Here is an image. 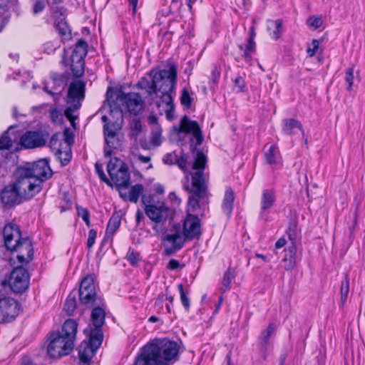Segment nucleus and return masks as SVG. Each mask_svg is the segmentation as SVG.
<instances>
[{"instance_id":"nucleus-48","label":"nucleus","mask_w":365,"mask_h":365,"mask_svg":"<svg viewBox=\"0 0 365 365\" xmlns=\"http://www.w3.org/2000/svg\"><path fill=\"white\" fill-rule=\"evenodd\" d=\"M95 169H96V172L98 175L100 179L103 182H106V185H108V186L113 187L111 181L110 180V179H108L106 177V175L104 173V171L103 170L102 165L100 163H98V162L96 163Z\"/></svg>"},{"instance_id":"nucleus-13","label":"nucleus","mask_w":365,"mask_h":365,"mask_svg":"<svg viewBox=\"0 0 365 365\" xmlns=\"http://www.w3.org/2000/svg\"><path fill=\"white\" fill-rule=\"evenodd\" d=\"M183 236L190 240L197 239L200 237L201 224L197 215L188 213L184 220L182 226Z\"/></svg>"},{"instance_id":"nucleus-30","label":"nucleus","mask_w":365,"mask_h":365,"mask_svg":"<svg viewBox=\"0 0 365 365\" xmlns=\"http://www.w3.org/2000/svg\"><path fill=\"white\" fill-rule=\"evenodd\" d=\"M264 157L267 163L269 165L277 164L280 160V153L275 145H271L264 152Z\"/></svg>"},{"instance_id":"nucleus-46","label":"nucleus","mask_w":365,"mask_h":365,"mask_svg":"<svg viewBox=\"0 0 365 365\" xmlns=\"http://www.w3.org/2000/svg\"><path fill=\"white\" fill-rule=\"evenodd\" d=\"M12 146V140L9 137L7 132L4 133L0 137V150H9Z\"/></svg>"},{"instance_id":"nucleus-26","label":"nucleus","mask_w":365,"mask_h":365,"mask_svg":"<svg viewBox=\"0 0 365 365\" xmlns=\"http://www.w3.org/2000/svg\"><path fill=\"white\" fill-rule=\"evenodd\" d=\"M282 130L287 135H294L297 131H301L304 135L302 123L294 118L284 119L282 120Z\"/></svg>"},{"instance_id":"nucleus-24","label":"nucleus","mask_w":365,"mask_h":365,"mask_svg":"<svg viewBox=\"0 0 365 365\" xmlns=\"http://www.w3.org/2000/svg\"><path fill=\"white\" fill-rule=\"evenodd\" d=\"M235 200V192L230 187L225 189L224 197L222 202V210L223 212L230 217L233 210V204Z\"/></svg>"},{"instance_id":"nucleus-4","label":"nucleus","mask_w":365,"mask_h":365,"mask_svg":"<svg viewBox=\"0 0 365 365\" xmlns=\"http://www.w3.org/2000/svg\"><path fill=\"white\" fill-rule=\"evenodd\" d=\"M6 248L10 252H18L17 259L21 263H28L33 259L34 249L28 237H21L20 227L14 223L6 224L3 230Z\"/></svg>"},{"instance_id":"nucleus-28","label":"nucleus","mask_w":365,"mask_h":365,"mask_svg":"<svg viewBox=\"0 0 365 365\" xmlns=\"http://www.w3.org/2000/svg\"><path fill=\"white\" fill-rule=\"evenodd\" d=\"M267 30L272 38L278 39L282 34V21L281 19L268 21Z\"/></svg>"},{"instance_id":"nucleus-53","label":"nucleus","mask_w":365,"mask_h":365,"mask_svg":"<svg viewBox=\"0 0 365 365\" xmlns=\"http://www.w3.org/2000/svg\"><path fill=\"white\" fill-rule=\"evenodd\" d=\"M70 104L71 106L66 108L64 114L68 120H71L73 119V113L80 108L81 104L80 103H71Z\"/></svg>"},{"instance_id":"nucleus-6","label":"nucleus","mask_w":365,"mask_h":365,"mask_svg":"<svg viewBox=\"0 0 365 365\" xmlns=\"http://www.w3.org/2000/svg\"><path fill=\"white\" fill-rule=\"evenodd\" d=\"M107 172L110 178L112 184L114 183L115 189L126 190L130 186V174L128 165L118 158L110 160L107 165Z\"/></svg>"},{"instance_id":"nucleus-43","label":"nucleus","mask_w":365,"mask_h":365,"mask_svg":"<svg viewBox=\"0 0 365 365\" xmlns=\"http://www.w3.org/2000/svg\"><path fill=\"white\" fill-rule=\"evenodd\" d=\"M130 135L137 138L142 131V123L140 119L133 118L130 123Z\"/></svg>"},{"instance_id":"nucleus-11","label":"nucleus","mask_w":365,"mask_h":365,"mask_svg":"<svg viewBox=\"0 0 365 365\" xmlns=\"http://www.w3.org/2000/svg\"><path fill=\"white\" fill-rule=\"evenodd\" d=\"M19 303L12 298H0V323L10 322L19 314Z\"/></svg>"},{"instance_id":"nucleus-42","label":"nucleus","mask_w":365,"mask_h":365,"mask_svg":"<svg viewBox=\"0 0 365 365\" xmlns=\"http://www.w3.org/2000/svg\"><path fill=\"white\" fill-rule=\"evenodd\" d=\"M275 331V325L274 324H269L267 328L263 331L261 334L260 340L262 346L264 348H267V345L268 344L269 339L272 334Z\"/></svg>"},{"instance_id":"nucleus-20","label":"nucleus","mask_w":365,"mask_h":365,"mask_svg":"<svg viewBox=\"0 0 365 365\" xmlns=\"http://www.w3.org/2000/svg\"><path fill=\"white\" fill-rule=\"evenodd\" d=\"M275 200L276 197L274 190L266 189L262 191L260 202V218L267 220L269 210L274 206Z\"/></svg>"},{"instance_id":"nucleus-29","label":"nucleus","mask_w":365,"mask_h":365,"mask_svg":"<svg viewBox=\"0 0 365 365\" xmlns=\"http://www.w3.org/2000/svg\"><path fill=\"white\" fill-rule=\"evenodd\" d=\"M103 340V333L101 328H93L91 330L89 334L88 344L98 349Z\"/></svg>"},{"instance_id":"nucleus-2","label":"nucleus","mask_w":365,"mask_h":365,"mask_svg":"<svg viewBox=\"0 0 365 365\" xmlns=\"http://www.w3.org/2000/svg\"><path fill=\"white\" fill-rule=\"evenodd\" d=\"M207 165V157L201 151H197L192 169L195 172L191 174V186L189 185V178L186 175V182L183 187L190 193L187 203V211L195 212L200 207V201H206L208 196L207 178L205 174Z\"/></svg>"},{"instance_id":"nucleus-57","label":"nucleus","mask_w":365,"mask_h":365,"mask_svg":"<svg viewBox=\"0 0 365 365\" xmlns=\"http://www.w3.org/2000/svg\"><path fill=\"white\" fill-rule=\"evenodd\" d=\"M312 48L308 47L307 49V53L309 55V56H310V57L314 56L316 54L317 50L319 49V41L317 39H313L312 41Z\"/></svg>"},{"instance_id":"nucleus-15","label":"nucleus","mask_w":365,"mask_h":365,"mask_svg":"<svg viewBox=\"0 0 365 365\" xmlns=\"http://www.w3.org/2000/svg\"><path fill=\"white\" fill-rule=\"evenodd\" d=\"M192 133L196 140V145H200L203 140L201 129L195 120H190L187 115H184L180 120V129L178 135Z\"/></svg>"},{"instance_id":"nucleus-49","label":"nucleus","mask_w":365,"mask_h":365,"mask_svg":"<svg viewBox=\"0 0 365 365\" xmlns=\"http://www.w3.org/2000/svg\"><path fill=\"white\" fill-rule=\"evenodd\" d=\"M180 102L182 105L186 106L187 108H189L192 105V98L190 96V93L186 88H184L182 91Z\"/></svg>"},{"instance_id":"nucleus-18","label":"nucleus","mask_w":365,"mask_h":365,"mask_svg":"<svg viewBox=\"0 0 365 365\" xmlns=\"http://www.w3.org/2000/svg\"><path fill=\"white\" fill-rule=\"evenodd\" d=\"M1 197L2 202L8 206L20 204L24 200L14 183L9 184L4 188L1 193Z\"/></svg>"},{"instance_id":"nucleus-45","label":"nucleus","mask_w":365,"mask_h":365,"mask_svg":"<svg viewBox=\"0 0 365 365\" xmlns=\"http://www.w3.org/2000/svg\"><path fill=\"white\" fill-rule=\"evenodd\" d=\"M233 89L236 93H242L246 91L247 87L245 81L242 76H237L235 78Z\"/></svg>"},{"instance_id":"nucleus-23","label":"nucleus","mask_w":365,"mask_h":365,"mask_svg":"<svg viewBox=\"0 0 365 365\" xmlns=\"http://www.w3.org/2000/svg\"><path fill=\"white\" fill-rule=\"evenodd\" d=\"M96 349L88 344V341H83L78 347V356L80 361L83 365H90V361L95 354Z\"/></svg>"},{"instance_id":"nucleus-59","label":"nucleus","mask_w":365,"mask_h":365,"mask_svg":"<svg viewBox=\"0 0 365 365\" xmlns=\"http://www.w3.org/2000/svg\"><path fill=\"white\" fill-rule=\"evenodd\" d=\"M177 157L175 153H167L163 158V162L167 165L175 164Z\"/></svg>"},{"instance_id":"nucleus-62","label":"nucleus","mask_w":365,"mask_h":365,"mask_svg":"<svg viewBox=\"0 0 365 365\" xmlns=\"http://www.w3.org/2000/svg\"><path fill=\"white\" fill-rule=\"evenodd\" d=\"M172 93H162V101L166 104L167 107L174 105Z\"/></svg>"},{"instance_id":"nucleus-12","label":"nucleus","mask_w":365,"mask_h":365,"mask_svg":"<svg viewBox=\"0 0 365 365\" xmlns=\"http://www.w3.org/2000/svg\"><path fill=\"white\" fill-rule=\"evenodd\" d=\"M78 292L79 299L82 304L91 305L94 303L96 292L94 281L91 276L88 275L82 279Z\"/></svg>"},{"instance_id":"nucleus-3","label":"nucleus","mask_w":365,"mask_h":365,"mask_svg":"<svg viewBox=\"0 0 365 365\" xmlns=\"http://www.w3.org/2000/svg\"><path fill=\"white\" fill-rule=\"evenodd\" d=\"M77 329V322L69 319L64 322L61 331L51 333L47 347L48 355L53 359L68 355L73 349Z\"/></svg>"},{"instance_id":"nucleus-61","label":"nucleus","mask_w":365,"mask_h":365,"mask_svg":"<svg viewBox=\"0 0 365 365\" xmlns=\"http://www.w3.org/2000/svg\"><path fill=\"white\" fill-rule=\"evenodd\" d=\"M45 9V4L42 1H37L33 6V13L38 14L43 11Z\"/></svg>"},{"instance_id":"nucleus-36","label":"nucleus","mask_w":365,"mask_h":365,"mask_svg":"<svg viewBox=\"0 0 365 365\" xmlns=\"http://www.w3.org/2000/svg\"><path fill=\"white\" fill-rule=\"evenodd\" d=\"M120 225V217L118 215H113L110 218L106 231V236L107 237H112L115 232L118 230Z\"/></svg>"},{"instance_id":"nucleus-9","label":"nucleus","mask_w":365,"mask_h":365,"mask_svg":"<svg viewBox=\"0 0 365 365\" xmlns=\"http://www.w3.org/2000/svg\"><path fill=\"white\" fill-rule=\"evenodd\" d=\"M144 210L148 217L158 224H164L168 219L172 217L173 214L168 206L160 201L145 207Z\"/></svg>"},{"instance_id":"nucleus-10","label":"nucleus","mask_w":365,"mask_h":365,"mask_svg":"<svg viewBox=\"0 0 365 365\" xmlns=\"http://www.w3.org/2000/svg\"><path fill=\"white\" fill-rule=\"evenodd\" d=\"M21 168L28 171V174L31 177L40 180L42 185L45 180L51 178L53 175V171L50 168L48 160L46 158Z\"/></svg>"},{"instance_id":"nucleus-60","label":"nucleus","mask_w":365,"mask_h":365,"mask_svg":"<svg viewBox=\"0 0 365 365\" xmlns=\"http://www.w3.org/2000/svg\"><path fill=\"white\" fill-rule=\"evenodd\" d=\"M105 141L106 145L109 148H116L120 145L117 135H114L113 137L110 138V139L106 138Z\"/></svg>"},{"instance_id":"nucleus-32","label":"nucleus","mask_w":365,"mask_h":365,"mask_svg":"<svg viewBox=\"0 0 365 365\" xmlns=\"http://www.w3.org/2000/svg\"><path fill=\"white\" fill-rule=\"evenodd\" d=\"M69 139L66 138L63 140L60 138V135L58 133L53 134L49 142V147L52 152L56 155L62 148L63 144H69Z\"/></svg>"},{"instance_id":"nucleus-25","label":"nucleus","mask_w":365,"mask_h":365,"mask_svg":"<svg viewBox=\"0 0 365 365\" xmlns=\"http://www.w3.org/2000/svg\"><path fill=\"white\" fill-rule=\"evenodd\" d=\"M143 186L141 184H136L131 187L129 193L124 191V190H120L119 194L121 198L124 200H129L132 202H137L140 195L143 193Z\"/></svg>"},{"instance_id":"nucleus-37","label":"nucleus","mask_w":365,"mask_h":365,"mask_svg":"<svg viewBox=\"0 0 365 365\" xmlns=\"http://www.w3.org/2000/svg\"><path fill=\"white\" fill-rule=\"evenodd\" d=\"M62 150H61L57 154H56V157L61 162L62 165H66L71 159V149L69 144H63Z\"/></svg>"},{"instance_id":"nucleus-56","label":"nucleus","mask_w":365,"mask_h":365,"mask_svg":"<svg viewBox=\"0 0 365 365\" xmlns=\"http://www.w3.org/2000/svg\"><path fill=\"white\" fill-rule=\"evenodd\" d=\"M345 81L347 83V90L350 91L354 81V68H349L347 69L345 75Z\"/></svg>"},{"instance_id":"nucleus-41","label":"nucleus","mask_w":365,"mask_h":365,"mask_svg":"<svg viewBox=\"0 0 365 365\" xmlns=\"http://www.w3.org/2000/svg\"><path fill=\"white\" fill-rule=\"evenodd\" d=\"M150 142L155 146H159L162 143V129L160 126L153 127Z\"/></svg>"},{"instance_id":"nucleus-50","label":"nucleus","mask_w":365,"mask_h":365,"mask_svg":"<svg viewBox=\"0 0 365 365\" xmlns=\"http://www.w3.org/2000/svg\"><path fill=\"white\" fill-rule=\"evenodd\" d=\"M175 164L185 173V176L187 175L188 177L187 171V159L185 154L182 153L180 157H177Z\"/></svg>"},{"instance_id":"nucleus-33","label":"nucleus","mask_w":365,"mask_h":365,"mask_svg":"<svg viewBox=\"0 0 365 365\" xmlns=\"http://www.w3.org/2000/svg\"><path fill=\"white\" fill-rule=\"evenodd\" d=\"M71 68L74 77L79 78L83 76L85 71V60L71 58Z\"/></svg>"},{"instance_id":"nucleus-64","label":"nucleus","mask_w":365,"mask_h":365,"mask_svg":"<svg viewBox=\"0 0 365 365\" xmlns=\"http://www.w3.org/2000/svg\"><path fill=\"white\" fill-rule=\"evenodd\" d=\"M220 76V69L217 66H215L212 71L211 80L214 83H216Z\"/></svg>"},{"instance_id":"nucleus-31","label":"nucleus","mask_w":365,"mask_h":365,"mask_svg":"<svg viewBox=\"0 0 365 365\" xmlns=\"http://www.w3.org/2000/svg\"><path fill=\"white\" fill-rule=\"evenodd\" d=\"M88 53V44L84 39H79L73 51L71 58L85 59Z\"/></svg>"},{"instance_id":"nucleus-1","label":"nucleus","mask_w":365,"mask_h":365,"mask_svg":"<svg viewBox=\"0 0 365 365\" xmlns=\"http://www.w3.org/2000/svg\"><path fill=\"white\" fill-rule=\"evenodd\" d=\"M184 350L181 341L155 338L140 349L135 361L138 365H173Z\"/></svg>"},{"instance_id":"nucleus-47","label":"nucleus","mask_w":365,"mask_h":365,"mask_svg":"<svg viewBox=\"0 0 365 365\" xmlns=\"http://www.w3.org/2000/svg\"><path fill=\"white\" fill-rule=\"evenodd\" d=\"M126 258L132 266H137L140 261V255L136 252L133 249L129 248Z\"/></svg>"},{"instance_id":"nucleus-34","label":"nucleus","mask_w":365,"mask_h":365,"mask_svg":"<svg viewBox=\"0 0 365 365\" xmlns=\"http://www.w3.org/2000/svg\"><path fill=\"white\" fill-rule=\"evenodd\" d=\"M238 48L241 52V56L245 59L250 61L251 59V53L255 51V43L253 37L250 36L246 45L240 44Z\"/></svg>"},{"instance_id":"nucleus-16","label":"nucleus","mask_w":365,"mask_h":365,"mask_svg":"<svg viewBox=\"0 0 365 365\" xmlns=\"http://www.w3.org/2000/svg\"><path fill=\"white\" fill-rule=\"evenodd\" d=\"M19 143L24 148L33 149L45 145L46 139L41 132L29 130L21 136Z\"/></svg>"},{"instance_id":"nucleus-51","label":"nucleus","mask_w":365,"mask_h":365,"mask_svg":"<svg viewBox=\"0 0 365 365\" xmlns=\"http://www.w3.org/2000/svg\"><path fill=\"white\" fill-rule=\"evenodd\" d=\"M78 215L82 218L88 227H90V213L88 209L83 207H77Z\"/></svg>"},{"instance_id":"nucleus-58","label":"nucleus","mask_w":365,"mask_h":365,"mask_svg":"<svg viewBox=\"0 0 365 365\" xmlns=\"http://www.w3.org/2000/svg\"><path fill=\"white\" fill-rule=\"evenodd\" d=\"M96 236L97 232L95 230L91 229L88 232V237L87 240V246L89 249L95 244Z\"/></svg>"},{"instance_id":"nucleus-5","label":"nucleus","mask_w":365,"mask_h":365,"mask_svg":"<svg viewBox=\"0 0 365 365\" xmlns=\"http://www.w3.org/2000/svg\"><path fill=\"white\" fill-rule=\"evenodd\" d=\"M25 169L18 167L15 171L16 181L14 184L24 200H30L39 193L43 185L41 180L31 177Z\"/></svg>"},{"instance_id":"nucleus-35","label":"nucleus","mask_w":365,"mask_h":365,"mask_svg":"<svg viewBox=\"0 0 365 365\" xmlns=\"http://www.w3.org/2000/svg\"><path fill=\"white\" fill-rule=\"evenodd\" d=\"M136 87L145 90L148 96L155 94V86L154 85V75L150 81L146 77H143L137 83Z\"/></svg>"},{"instance_id":"nucleus-21","label":"nucleus","mask_w":365,"mask_h":365,"mask_svg":"<svg viewBox=\"0 0 365 365\" xmlns=\"http://www.w3.org/2000/svg\"><path fill=\"white\" fill-rule=\"evenodd\" d=\"M65 81L66 77L63 74L51 73V82L48 84L51 83L52 86L50 87L48 85H45L43 91L52 96L59 95L64 89Z\"/></svg>"},{"instance_id":"nucleus-52","label":"nucleus","mask_w":365,"mask_h":365,"mask_svg":"<svg viewBox=\"0 0 365 365\" xmlns=\"http://www.w3.org/2000/svg\"><path fill=\"white\" fill-rule=\"evenodd\" d=\"M178 290L180 292V300H181L182 304L183 305L185 309L187 311H188L190 309V299L186 296V294L184 292L183 285L182 284H178Z\"/></svg>"},{"instance_id":"nucleus-63","label":"nucleus","mask_w":365,"mask_h":365,"mask_svg":"<svg viewBox=\"0 0 365 365\" xmlns=\"http://www.w3.org/2000/svg\"><path fill=\"white\" fill-rule=\"evenodd\" d=\"M180 263L178 260L172 259L169 261L168 268L171 270H175L180 268Z\"/></svg>"},{"instance_id":"nucleus-22","label":"nucleus","mask_w":365,"mask_h":365,"mask_svg":"<svg viewBox=\"0 0 365 365\" xmlns=\"http://www.w3.org/2000/svg\"><path fill=\"white\" fill-rule=\"evenodd\" d=\"M289 238L292 242V245L287 249H284V257L283 258L286 269H291L294 267L295 264V255L297 251L295 237H294L292 234L289 233Z\"/></svg>"},{"instance_id":"nucleus-27","label":"nucleus","mask_w":365,"mask_h":365,"mask_svg":"<svg viewBox=\"0 0 365 365\" xmlns=\"http://www.w3.org/2000/svg\"><path fill=\"white\" fill-rule=\"evenodd\" d=\"M106 312L100 307H95L91 312V320L94 328H101L105 323Z\"/></svg>"},{"instance_id":"nucleus-44","label":"nucleus","mask_w":365,"mask_h":365,"mask_svg":"<svg viewBox=\"0 0 365 365\" xmlns=\"http://www.w3.org/2000/svg\"><path fill=\"white\" fill-rule=\"evenodd\" d=\"M76 308V299L71 295L66 299L64 304V310L68 315H72Z\"/></svg>"},{"instance_id":"nucleus-54","label":"nucleus","mask_w":365,"mask_h":365,"mask_svg":"<svg viewBox=\"0 0 365 365\" xmlns=\"http://www.w3.org/2000/svg\"><path fill=\"white\" fill-rule=\"evenodd\" d=\"M103 134L104 138H107L110 139V138L113 137L114 135H117V133L114 128V125H110V123H105L103 125Z\"/></svg>"},{"instance_id":"nucleus-14","label":"nucleus","mask_w":365,"mask_h":365,"mask_svg":"<svg viewBox=\"0 0 365 365\" xmlns=\"http://www.w3.org/2000/svg\"><path fill=\"white\" fill-rule=\"evenodd\" d=\"M118 99L125 105L128 111L136 115L144 106V102L141 96L137 93H121Z\"/></svg>"},{"instance_id":"nucleus-39","label":"nucleus","mask_w":365,"mask_h":365,"mask_svg":"<svg viewBox=\"0 0 365 365\" xmlns=\"http://www.w3.org/2000/svg\"><path fill=\"white\" fill-rule=\"evenodd\" d=\"M235 271L232 268H228L227 270L224 274L222 280V286L220 287V290L222 292H225L231 289V284L232 279L235 278Z\"/></svg>"},{"instance_id":"nucleus-38","label":"nucleus","mask_w":365,"mask_h":365,"mask_svg":"<svg viewBox=\"0 0 365 365\" xmlns=\"http://www.w3.org/2000/svg\"><path fill=\"white\" fill-rule=\"evenodd\" d=\"M349 292V279L348 274L344 275V279L341 281L340 287V307L343 308L346 302L348 294Z\"/></svg>"},{"instance_id":"nucleus-55","label":"nucleus","mask_w":365,"mask_h":365,"mask_svg":"<svg viewBox=\"0 0 365 365\" xmlns=\"http://www.w3.org/2000/svg\"><path fill=\"white\" fill-rule=\"evenodd\" d=\"M307 24L309 26L314 29L319 28L322 24V18L319 16H312L307 20Z\"/></svg>"},{"instance_id":"nucleus-19","label":"nucleus","mask_w":365,"mask_h":365,"mask_svg":"<svg viewBox=\"0 0 365 365\" xmlns=\"http://www.w3.org/2000/svg\"><path fill=\"white\" fill-rule=\"evenodd\" d=\"M86 83L75 81L70 84L68 91L67 103H80L85 97Z\"/></svg>"},{"instance_id":"nucleus-17","label":"nucleus","mask_w":365,"mask_h":365,"mask_svg":"<svg viewBox=\"0 0 365 365\" xmlns=\"http://www.w3.org/2000/svg\"><path fill=\"white\" fill-rule=\"evenodd\" d=\"M163 242L164 254L170 256L183 247L185 240L180 234L176 232L165 235L163 238Z\"/></svg>"},{"instance_id":"nucleus-40","label":"nucleus","mask_w":365,"mask_h":365,"mask_svg":"<svg viewBox=\"0 0 365 365\" xmlns=\"http://www.w3.org/2000/svg\"><path fill=\"white\" fill-rule=\"evenodd\" d=\"M56 29L63 40H68L71 37V30L66 22L60 21L56 24Z\"/></svg>"},{"instance_id":"nucleus-7","label":"nucleus","mask_w":365,"mask_h":365,"mask_svg":"<svg viewBox=\"0 0 365 365\" xmlns=\"http://www.w3.org/2000/svg\"><path fill=\"white\" fill-rule=\"evenodd\" d=\"M177 83V66L171 64L168 69L160 70L154 73L155 93H174Z\"/></svg>"},{"instance_id":"nucleus-8","label":"nucleus","mask_w":365,"mask_h":365,"mask_svg":"<svg viewBox=\"0 0 365 365\" xmlns=\"http://www.w3.org/2000/svg\"><path fill=\"white\" fill-rule=\"evenodd\" d=\"M8 283L15 293H22L29 287V276L27 270L21 266L15 267L10 274Z\"/></svg>"}]
</instances>
